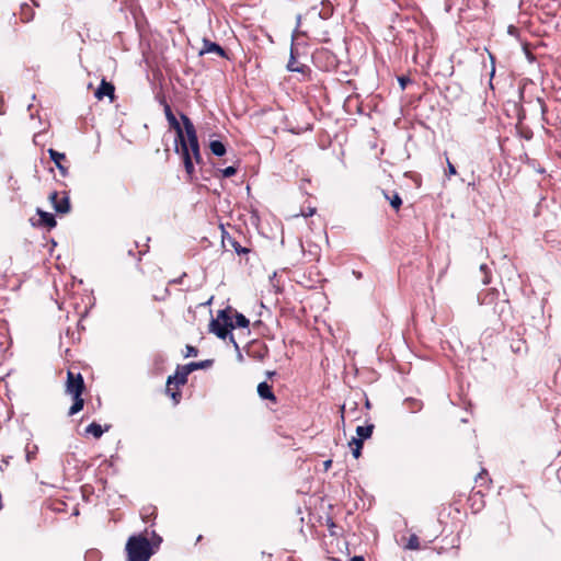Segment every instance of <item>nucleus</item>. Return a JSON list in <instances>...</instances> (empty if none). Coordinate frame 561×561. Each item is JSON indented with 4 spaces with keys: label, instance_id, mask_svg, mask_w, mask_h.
Masks as SVG:
<instances>
[{
    "label": "nucleus",
    "instance_id": "nucleus-25",
    "mask_svg": "<svg viewBox=\"0 0 561 561\" xmlns=\"http://www.w3.org/2000/svg\"><path fill=\"white\" fill-rule=\"evenodd\" d=\"M238 169L236 167H227L226 169L220 170L222 178H231L237 173Z\"/></svg>",
    "mask_w": 561,
    "mask_h": 561
},
{
    "label": "nucleus",
    "instance_id": "nucleus-35",
    "mask_svg": "<svg viewBox=\"0 0 561 561\" xmlns=\"http://www.w3.org/2000/svg\"><path fill=\"white\" fill-rule=\"evenodd\" d=\"M350 561H365V559L362 556H354Z\"/></svg>",
    "mask_w": 561,
    "mask_h": 561
},
{
    "label": "nucleus",
    "instance_id": "nucleus-28",
    "mask_svg": "<svg viewBox=\"0 0 561 561\" xmlns=\"http://www.w3.org/2000/svg\"><path fill=\"white\" fill-rule=\"evenodd\" d=\"M316 214V208L308 206L307 208L301 209V216L310 217Z\"/></svg>",
    "mask_w": 561,
    "mask_h": 561
},
{
    "label": "nucleus",
    "instance_id": "nucleus-9",
    "mask_svg": "<svg viewBox=\"0 0 561 561\" xmlns=\"http://www.w3.org/2000/svg\"><path fill=\"white\" fill-rule=\"evenodd\" d=\"M94 96L98 100H103L105 96L110 98L111 102L115 99V87L112 82L102 79L99 88L95 90Z\"/></svg>",
    "mask_w": 561,
    "mask_h": 561
},
{
    "label": "nucleus",
    "instance_id": "nucleus-34",
    "mask_svg": "<svg viewBox=\"0 0 561 561\" xmlns=\"http://www.w3.org/2000/svg\"><path fill=\"white\" fill-rule=\"evenodd\" d=\"M340 412H341V420H342V422H344V419H345V417H344V413H345V404L341 405V408H340Z\"/></svg>",
    "mask_w": 561,
    "mask_h": 561
},
{
    "label": "nucleus",
    "instance_id": "nucleus-26",
    "mask_svg": "<svg viewBox=\"0 0 561 561\" xmlns=\"http://www.w3.org/2000/svg\"><path fill=\"white\" fill-rule=\"evenodd\" d=\"M185 348H186V353L184 354L185 357L197 356L198 350L195 346L186 345Z\"/></svg>",
    "mask_w": 561,
    "mask_h": 561
},
{
    "label": "nucleus",
    "instance_id": "nucleus-1",
    "mask_svg": "<svg viewBox=\"0 0 561 561\" xmlns=\"http://www.w3.org/2000/svg\"><path fill=\"white\" fill-rule=\"evenodd\" d=\"M162 104L169 126L175 131V152L182 159L187 180L193 181L195 179L194 163H203L195 126L188 116L181 114L182 127L169 103L163 101Z\"/></svg>",
    "mask_w": 561,
    "mask_h": 561
},
{
    "label": "nucleus",
    "instance_id": "nucleus-16",
    "mask_svg": "<svg viewBox=\"0 0 561 561\" xmlns=\"http://www.w3.org/2000/svg\"><path fill=\"white\" fill-rule=\"evenodd\" d=\"M383 196L387 201H389L393 210L398 213L402 206V198L400 195L397 192L389 193L383 191Z\"/></svg>",
    "mask_w": 561,
    "mask_h": 561
},
{
    "label": "nucleus",
    "instance_id": "nucleus-20",
    "mask_svg": "<svg viewBox=\"0 0 561 561\" xmlns=\"http://www.w3.org/2000/svg\"><path fill=\"white\" fill-rule=\"evenodd\" d=\"M85 433L91 434L94 438L99 439L103 435L104 431L100 424L92 422L87 426Z\"/></svg>",
    "mask_w": 561,
    "mask_h": 561
},
{
    "label": "nucleus",
    "instance_id": "nucleus-19",
    "mask_svg": "<svg viewBox=\"0 0 561 561\" xmlns=\"http://www.w3.org/2000/svg\"><path fill=\"white\" fill-rule=\"evenodd\" d=\"M165 393L172 399L174 404L180 403L182 398V392L180 388H178L175 385H172V389L169 390L168 383L165 385Z\"/></svg>",
    "mask_w": 561,
    "mask_h": 561
},
{
    "label": "nucleus",
    "instance_id": "nucleus-18",
    "mask_svg": "<svg viewBox=\"0 0 561 561\" xmlns=\"http://www.w3.org/2000/svg\"><path fill=\"white\" fill-rule=\"evenodd\" d=\"M209 149L213 154L222 157L226 153V146L220 140H211L209 142Z\"/></svg>",
    "mask_w": 561,
    "mask_h": 561
},
{
    "label": "nucleus",
    "instance_id": "nucleus-8",
    "mask_svg": "<svg viewBox=\"0 0 561 561\" xmlns=\"http://www.w3.org/2000/svg\"><path fill=\"white\" fill-rule=\"evenodd\" d=\"M48 154L59 170L60 175L64 178L68 176L69 167L66 164L68 162L66 154L53 148L48 149Z\"/></svg>",
    "mask_w": 561,
    "mask_h": 561
},
{
    "label": "nucleus",
    "instance_id": "nucleus-3",
    "mask_svg": "<svg viewBox=\"0 0 561 561\" xmlns=\"http://www.w3.org/2000/svg\"><path fill=\"white\" fill-rule=\"evenodd\" d=\"M125 549L127 561H148L153 553L150 541L142 535L129 537Z\"/></svg>",
    "mask_w": 561,
    "mask_h": 561
},
{
    "label": "nucleus",
    "instance_id": "nucleus-36",
    "mask_svg": "<svg viewBox=\"0 0 561 561\" xmlns=\"http://www.w3.org/2000/svg\"><path fill=\"white\" fill-rule=\"evenodd\" d=\"M323 465H324V469L328 470L332 465V460L329 459V460L324 461Z\"/></svg>",
    "mask_w": 561,
    "mask_h": 561
},
{
    "label": "nucleus",
    "instance_id": "nucleus-14",
    "mask_svg": "<svg viewBox=\"0 0 561 561\" xmlns=\"http://www.w3.org/2000/svg\"><path fill=\"white\" fill-rule=\"evenodd\" d=\"M257 393L262 399L270 400L273 403L277 402V399L273 392L272 386H270L265 381L259 383Z\"/></svg>",
    "mask_w": 561,
    "mask_h": 561
},
{
    "label": "nucleus",
    "instance_id": "nucleus-40",
    "mask_svg": "<svg viewBox=\"0 0 561 561\" xmlns=\"http://www.w3.org/2000/svg\"><path fill=\"white\" fill-rule=\"evenodd\" d=\"M481 268H482V270L486 268V265H485V264H482V265H481Z\"/></svg>",
    "mask_w": 561,
    "mask_h": 561
},
{
    "label": "nucleus",
    "instance_id": "nucleus-32",
    "mask_svg": "<svg viewBox=\"0 0 561 561\" xmlns=\"http://www.w3.org/2000/svg\"><path fill=\"white\" fill-rule=\"evenodd\" d=\"M399 82H400V85L402 87V89H404L405 85L410 82V79L407 77H401V78H399Z\"/></svg>",
    "mask_w": 561,
    "mask_h": 561
},
{
    "label": "nucleus",
    "instance_id": "nucleus-27",
    "mask_svg": "<svg viewBox=\"0 0 561 561\" xmlns=\"http://www.w3.org/2000/svg\"><path fill=\"white\" fill-rule=\"evenodd\" d=\"M446 174L448 176H451V175H456L457 174V170L455 168V165L449 161V159L447 158V170H446Z\"/></svg>",
    "mask_w": 561,
    "mask_h": 561
},
{
    "label": "nucleus",
    "instance_id": "nucleus-4",
    "mask_svg": "<svg viewBox=\"0 0 561 561\" xmlns=\"http://www.w3.org/2000/svg\"><path fill=\"white\" fill-rule=\"evenodd\" d=\"M233 329V309L231 307L219 310L217 318L213 319L209 323V331L224 340Z\"/></svg>",
    "mask_w": 561,
    "mask_h": 561
},
{
    "label": "nucleus",
    "instance_id": "nucleus-5",
    "mask_svg": "<svg viewBox=\"0 0 561 561\" xmlns=\"http://www.w3.org/2000/svg\"><path fill=\"white\" fill-rule=\"evenodd\" d=\"M314 65L323 71L335 70L339 66V59L335 54L327 48L318 49L313 56Z\"/></svg>",
    "mask_w": 561,
    "mask_h": 561
},
{
    "label": "nucleus",
    "instance_id": "nucleus-33",
    "mask_svg": "<svg viewBox=\"0 0 561 561\" xmlns=\"http://www.w3.org/2000/svg\"><path fill=\"white\" fill-rule=\"evenodd\" d=\"M163 156H164V161L165 162L169 161V159H170V149H169L168 146L163 150Z\"/></svg>",
    "mask_w": 561,
    "mask_h": 561
},
{
    "label": "nucleus",
    "instance_id": "nucleus-10",
    "mask_svg": "<svg viewBox=\"0 0 561 561\" xmlns=\"http://www.w3.org/2000/svg\"><path fill=\"white\" fill-rule=\"evenodd\" d=\"M37 215H38V221H37V224L33 222L34 226H39V227L46 228L47 230H51L53 228H55L57 226V221L53 214L44 211L38 208Z\"/></svg>",
    "mask_w": 561,
    "mask_h": 561
},
{
    "label": "nucleus",
    "instance_id": "nucleus-23",
    "mask_svg": "<svg viewBox=\"0 0 561 561\" xmlns=\"http://www.w3.org/2000/svg\"><path fill=\"white\" fill-rule=\"evenodd\" d=\"M421 548L420 539L415 534H412L408 542L404 545V549L407 550H419Z\"/></svg>",
    "mask_w": 561,
    "mask_h": 561
},
{
    "label": "nucleus",
    "instance_id": "nucleus-11",
    "mask_svg": "<svg viewBox=\"0 0 561 561\" xmlns=\"http://www.w3.org/2000/svg\"><path fill=\"white\" fill-rule=\"evenodd\" d=\"M216 54L222 58H227V54L225 51V49L217 43L215 42H211L207 38H204L203 39V47L199 51V55H205V54Z\"/></svg>",
    "mask_w": 561,
    "mask_h": 561
},
{
    "label": "nucleus",
    "instance_id": "nucleus-22",
    "mask_svg": "<svg viewBox=\"0 0 561 561\" xmlns=\"http://www.w3.org/2000/svg\"><path fill=\"white\" fill-rule=\"evenodd\" d=\"M373 431H374V425L373 424L365 425V426H357L356 434H357L358 438L364 440V439L369 438L371 436Z\"/></svg>",
    "mask_w": 561,
    "mask_h": 561
},
{
    "label": "nucleus",
    "instance_id": "nucleus-37",
    "mask_svg": "<svg viewBox=\"0 0 561 561\" xmlns=\"http://www.w3.org/2000/svg\"><path fill=\"white\" fill-rule=\"evenodd\" d=\"M156 362H157V363H161V364H163L164 358H163L162 356L158 355V356L156 357Z\"/></svg>",
    "mask_w": 561,
    "mask_h": 561
},
{
    "label": "nucleus",
    "instance_id": "nucleus-24",
    "mask_svg": "<svg viewBox=\"0 0 561 561\" xmlns=\"http://www.w3.org/2000/svg\"><path fill=\"white\" fill-rule=\"evenodd\" d=\"M483 497H484V494L481 491L473 492L470 495V497H469L470 501L479 500V505L477 507V511L481 510L484 506Z\"/></svg>",
    "mask_w": 561,
    "mask_h": 561
},
{
    "label": "nucleus",
    "instance_id": "nucleus-17",
    "mask_svg": "<svg viewBox=\"0 0 561 561\" xmlns=\"http://www.w3.org/2000/svg\"><path fill=\"white\" fill-rule=\"evenodd\" d=\"M214 360L213 359H205V360H201V362H192V363H188L186 364V370L188 371H195L197 369H205V368H208L213 365Z\"/></svg>",
    "mask_w": 561,
    "mask_h": 561
},
{
    "label": "nucleus",
    "instance_id": "nucleus-13",
    "mask_svg": "<svg viewBox=\"0 0 561 561\" xmlns=\"http://www.w3.org/2000/svg\"><path fill=\"white\" fill-rule=\"evenodd\" d=\"M222 244L226 248L230 247L238 254H247L250 252V249L242 247L233 237L229 236L228 233L222 236Z\"/></svg>",
    "mask_w": 561,
    "mask_h": 561
},
{
    "label": "nucleus",
    "instance_id": "nucleus-29",
    "mask_svg": "<svg viewBox=\"0 0 561 561\" xmlns=\"http://www.w3.org/2000/svg\"><path fill=\"white\" fill-rule=\"evenodd\" d=\"M348 445L351 448H353V447L363 448V439L353 437L350 440Z\"/></svg>",
    "mask_w": 561,
    "mask_h": 561
},
{
    "label": "nucleus",
    "instance_id": "nucleus-12",
    "mask_svg": "<svg viewBox=\"0 0 561 561\" xmlns=\"http://www.w3.org/2000/svg\"><path fill=\"white\" fill-rule=\"evenodd\" d=\"M333 11H334V8L332 5V3L330 1H323L321 0L320 1V9L318 10V7L314 5L311 8L310 12L309 13H312L314 12L316 14H318L322 20H328L329 18L332 16L333 14Z\"/></svg>",
    "mask_w": 561,
    "mask_h": 561
},
{
    "label": "nucleus",
    "instance_id": "nucleus-7",
    "mask_svg": "<svg viewBox=\"0 0 561 561\" xmlns=\"http://www.w3.org/2000/svg\"><path fill=\"white\" fill-rule=\"evenodd\" d=\"M192 371L186 370V365L178 366L175 374L173 376L168 377V388L172 389V385H175L178 388L187 383L188 375Z\"/></svg>",
    "mask_w": 561,
    "mask_h": 561
},
{
    "label": "nucleus",
    "instance_id": "nucleus-30",
    "mask_svg": "<svg viewBox=\"0 0 561 561\" xmlns=\"http://www.w3.org/2000/svg\"><path fill=\"white\" fill-rule=\"evenodd\" d=\"M477 479L478 480H485V481H488L489 484L491 483V479H489V473H488L486 469H482L478 473Z\"/></svg>",
    "mask_w": 561,
    "mask_h": 561
},
{
    "label": "nucleus",
    "instance_id": "nucleus-15",
    "mask_svg": "<svg viewBox=\"0 0 561 561\" xmlns=\"http://www.w3.org/2000/svg\"><path fill=\"white\" fill-rule=\"evenodd\" d=\"M287 69L293 72L306 73L308 70V67L297 60L294 49H291L290 58L287 64Z\"/></svg>",
    "mask_w": 561,
    "mask_h": 561
},
{
    "label": "nucleus",
    "instance_id": "nucleus-2",
    "mask_svg": "<svg viewBox=\"0 0 561 561\" xmlns=\"http://www.w3.org/2000/svg\"><path fill=\"white\" fill-rule=\"evenodd\" d=\"M85 389L84 379L81 373L75 371L73 369H68L67 380L65 383V392L66 394L70 396L73 401L68 411L69 416L79 413L83 409L84 399L82 398V394Z\"/></svg>",
    "mask_w": 561,
    "mask_h": 561
},
{
    "label": "nucleus",
    "instance_id": "nucleus-21",
    "mask_svg": "<svg viewBox=\"0 0 561 561\" xmlns=\"http://www.w3.org/2000/svg\"><path fill=\"white\" fill-rule=\"evenodd\" d=\"M234 328H249L250 321L242 313L233 309Z\"/></svg>",
    "mask_w": 561,
    "mask_h": 561
},
{
    "label": "nucleus",
    "instance_id": "nucleus-39",
    "mask_svg": "<svg viewBox=\"0 0 561 561\" xmlns=\"http://www.w3.org/2000/svg\"><path fill=\"white\" fill-rule=\"evenodd\" d=\"M33 458V455H31L30 453L27 454V461H31V459Z\"/></svg>",
    "mask_w": 561,
    "mask_h": 561
},
{
    "label": "nucleus",
    "instance_id": "nucleus-31",
    "mask_svg": "<svg viewBox=\"0 0 561 561\" xmlns=\"http://www.w3.org/2000/svg\"><path fill=\"white\" fill-rule=\"evenodd\" d=\"M352 449V454L354 456V458H359L360 457V454H362V448H358V447H353L351 448Z\"/></svg>",
    "mask_w": 561,
    "mask_h": 561
},
{
    "label": "nucleus",
    "instance_id": "nucleus-6",
    "mask_svg": "<svg viewBox=\"0 0 561 561\" xmlns=\"http://www.w3.org/2000/svg\"><path fill=\"white\" fill-rule=\"evenodd\" d=\"M54 209L58 214H68L71 209L70 198L67 192H51L48 196Z\"/></svg>",
    "mask_w": 561,
    "mask_h": 561
},
{
    "label": "nucleus",
    "instance_id": "nucleus-38",
    "mask_svg": "<svg viewBox=\"0 0 561 561\" xmlns=\"http://www.w3.org/2000/svg\"><path fill=\"white\" fill-rule=\"evenodd\" d=\"M505 529H506L507 533H510L511 525H510L508 520L505 522Z\"/></svg>",
    "mask_w": 561,
    "mask_h": 561
}]
</instances>
